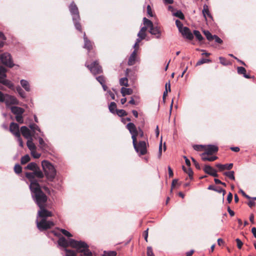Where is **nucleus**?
<instances>
[{"label":"nucleus","instance_id":"2f4dec72","mask_svg":"<svg viewBox=\"0 0 256 256\" xmlns=\"http://www.w3.org/2000/svg\"><path fill=\"white\" fill-rule=\"evenodd\" d=\"M116 105L114 102H111L109 105L110 111L112 113H114L116 110Z\"/></svg>","mask_w":256,"mask_h":256},{"label":"nucleus","instance_id":"de8ad7c7","mask_svg":"<svg viewBox=\"0 0 256 256\" xmlns=\"http://www.w3.org/2000/svg\"><path fill=\"white\" fill-rule=\"evenodd\" d=\"M60 230L62 232V234L64 235L65 236H66L68 238L72 236V234L70 232H69L68 231H67L66 230L64 229H60Z\"/></svg>","mask_w":256,"mask_h":256},{"label":"nucleus","instance_id":"37998d69","mask_svg":"<svg viewBox=\"0 0 256 256\" xmlns=\"http://www.w3.org/2000/svg\"><path fill=\"white\" fill-rule=\"evenodd\" d=\"M205 145H194L193 148L194 150L197 151L204 150Z\"/></svg>","mask_w":256,"mask_h":256},{"label":"nucleus","instance_id":"bf43d9fd","mask_svg":"<svg viewBox=\"0 0 256 256\" xmlns=\"http://www.w3.org/2000/svg\"><path fill=\"white\" fill-rule=\"evenodd\" d=\"M16 137L18 138V140L19 143V146L20 147H23V142H22V138H20V136H16Z\"/></svg>","mask_w":256,"mask_h":256},{"label":"nucleus","instance_id":"338daca9","mask_svg":"<svg viewBox=\"0 0 256 256\" xmlns=\"http://www.w3.org/2000/svg\"><path fill=\"white\" fill-rule=\"evenodd\" d=\"M5 95L0 91V102H4Z\"/></svg>","mask_w":256,"mask_h":256},{"label":"nucleus","instance_id":"aec40b11","mask_svg":"<svg viewBox=\"0 0 256 256\" xmlns=\"http://www.w3.org/2000/svg\"><path fill=\"white\" fill-rule=\"evenodd\" d=\"M216 166L218 168L220 171H222L224 170H230L233 166L232 164H218L216 165Z\"/></svg>","mask_w":256,"mask_h":256},{"label":"nucleus","instance_id":"412c9836","mask_svg":"<svg viewBox=\"0 0 256 256\" xmlns=\"http://www.w3.org/2000/svg\"><path fill=\"white\" fill-rule=\"evenodd\" d=\"M84 48L87 49L88 50H90L92 48V44L90 41L86 38L85 33L84 36Z\"/></svg>","mask_w":256,"mask_h":256},{"label":"nucleus","instance_id":"4c0bfd02","mask_svg":"<svg viewBox=\"0 0 256 256\" xmlns=\"http://www.w3.org/2000/svg\"><path fill=\"white\" fill-rule=\"evenodd\" d=\"M182 170L184 171L186 173H187L189 176L192 178L193 174V172L192 170V169L190 168H186L185 166H182Z\"/></svg>","mask_w":256,"mask_h":256},{"label":"nucleus","instance_id":"9d476101","mask_svg":"<svg viewBox=\"0 0 256 256\" xmlns=\"http://www.w3.org/2000/svg\"><path fill=\"white\" fill-rule=\"evenodd\" d=\"M4 102H5L8 107L12 104H18V101L14 96L7 94H5Z\"/></svg>","mask_w":256,"mask_h":256},{"label":"nucleus","instance_id":"b1692460","mask_svg":"<svg viewBox=\"0 0 256 256\" xmlns=\"http://www.w3.org/2000/svg\"><path fill=\"white\" fill-rule=\"evenodd\" d=\"M120 92L123 96H126V95H130L133 93V90L132 88H126L122 87L121 88Z\"/></svg>","mask_w":256,"mask_h":256},{"label":"nucleus","instance_id":"c03bdc74","mask_svg":"<svg viewBox=\"0 0 256 256\" xmlns=\"http://www.w3.org/2000/svg\"><path fill=\"white\" fill-rule=\"evenodd\" d=\"M32 156L35 158H38L40 157V154L38 152L36 151V150H34L30 152Z\"/></svg>","mask_w":256,"mask_h":256},{"label":"nucleus","instance_id":"603ef678","mask_svg":"<svg viewBox=\"0 0 256 256\" xmlns=\"http://www.w3.org/2000/svg\"><path fill=\"white\" fill-rule=\"evenodd\" d=\"M147 256H154L153 253L152 248L151 246H148L147 248Z\"/></svg>","mask_w":256,"mask_h":256},{"label":"nucleus","instance_id":"f257e3e1","mask_svg":"<svg viewBox=\"0 0 256 256\" xmlns=\"http://www.w3.org/2000/svg\"><path fill=\"white\" fill-rule=\"evenodd\" d=\"M26 176L30 182V188L32 197L40 208L36 220L37 227L40 231L50 228L54 224L52 221L48 220L46 218L52 216V213L44 208L47 196L41 190L38 180L36 179L42 178L44 174L39 168H37L34 172H26Z\"/></svg>","mask_w":256,"mask_h":256},{"label":"nucleus","instance_id":"a211bd4d","mask_svg":"<svg viewBox=\"0 0 256 256\" xmlns=\"http://www.w3.org/2000/svg\"><path fill=\"white\" fill-rule=\"evenodd\" d=\"M205 172L214 177L218 176L216 170L210 166H206L204 168Z\"/></svg>","mask_w":256,"mask_h":256},{"label":"nucleus","instance_id":"c85d7f7f","mask_svg":"<svg viewBox=\"0 0 256 256\" xmlns=\"http://www.w3.org/2000/svg\"><path fill=\"white\" fill-rule=\"evenodd\" d=\"M208 189L211 190H214L216 191L219 193L222 192L223 196H224V195L226 194V191L221 188H214V186H210L208 188Z\"/></svg>","mask_w":256,"mask_h":256},{"label":"nucleus","instance_id":"ea45409f","mask_svg":"<svg viewBox=\"0 0 256 256\" xmlns=\"http://www.w3.org/2000/svg\"><path fill=\"white\" fill-rule=\"evenodd\" d=\"M168 86V91L170 92V82L166 83V90L164 92L163 94V100H164L166 97L167 96L168 94V90H167V86Z\"/></svg>","mask_w":256,"mask_h":256},{"label":"nucleus","instance_id":"4be33fe9","mask_svg":"<svg viewBox=\"0 0 256 256\" xmlns=\"http://www.w3.org/2000/svg\"><path fill=\"white\" fill-rule=\"evenodd\" d=\"M202 12L203 16L206 20V16H208L210 18H212V17L209 11L208 6L206 4L204 5Z\"/></svg>","mask_w":256,"mask_h":256},{"label":"nucleus","instance_id":"bb28decb","mask_svg":"<svg viewBox=\"0 0 256 256\" xmlns=\"http://www.w3.org/2000/svg\"><path fill=\"white\" fill-rule=\"evenodd\" d=\"M238 74H243L244 76V78H250V76L248 75V74H246V70L243 67H242V66L238 67Z\"/></svg>","mask_w":256,"mask_h":256},{"label":"nucleus","instance_id":"3c124183","mask_svg":"<svg viewBox=\"0 0 256 256\" xmlns=\"http://www.w3.org/2000/svg\"><path fill=\"white\" fill-rule=\"evenodd\" d=\"M116 113L118 115L120 116H122L126 115V112L123 110H116Z\"/></svg>","mask_w":256,"mask_h":256},{"label":"nucleus","instance_id":"5fc2aeb1","mask_svg":"<svg viewBox=\"0 0 256 256\" xmlns=\"http://www.w3.org/2000/svg\"><path fill=\"white\" fill-rule=\"evenodd\" d=\"M214 40H215L216 42L218 44H222V40L216 35H214Z\"/></svg>","mask_w":256,"mask_h":256},{"label":"nucleus","instance_id":"09e8293b","mask_svg":"<svg viewBox=\"0 0 256 256\" xmlns=\"http://www.w3.org/2000/svg\"><path fill=\"white\" fill-rule=\"evenodd\" d=\"M146 32L142 31L140 30L138 34V36L141 38V39H144L146 37Z\"/></svg>","mask_w":256,"mask_h":256},{"label":"nucleus","instance_id":"7c9ffc66","mask_svg":"<svg viewBox=\"0 0 256 256\" xmlns=\"http://www.w3.org/2000/svg\"><path fill=\"white\" fill-rule=\"evenodd\" d=\"M37 166L36 164L34 162H30L28 164V166L26 167V168L32 170H34L36 169Z\"/></svg>","mask_w":256,"mask_h":256},{"label":"nucleus","instance_id":"e2e57ef3","mask_svg":"<svg viewBox=\"0 0 256 256\" xmlns=\"http://www.w3.org/2000/svg\"><path fill=\"white\" fill-rule=\"evenodd\" d=\"M147 12L148 15H150V16H152V11L151 10V8L150 6L148 5L147 6Z\"/></svg>","mask_w":256,"mask_h":256},{"label":"nucleus","instance_id":"72a5a7b5","mask_svg":"<svg viewBox=\"0 0 256 256\" xmlns=\"http://www.w3.org/2000/svg\"><path fill=\"white\" fill-rule=\"evenodd\" d=\"M234 171H230V172H226L224 173V174L230 178L231 180H234L235 178L234 176Z\"/></svg>","mask_w":256,"mask_h":256},{"label":"nucleus","instance_id":"6e6d98bb","mask_svg":"<svg viewBox=\"0 0 256 256\" xmlns=\"http://www.w3.org/2000/svg\"><path fill=\"white\" fill-rule=\"evenodd\" d=\"M236 243H237V246H238V248L240 249L242 248V242L238 238H237L236 240Z\"/></svg>","mask_w":256,"mask_h":256},{"label":"nucleus","instance_id":"423d86ee","mask_svg":"<svg viewBox=\"0 0 256 256\" xmlns=\"http://www.w3.org/2000/svg\"><path fill=\"white\" fill-rule=\"evenodd\" d=\"M132 144L136 151L140 153V155H144L146 153V144L144 141H140L138 144H136V140L134 142L132 141Z\"/></svg>","mask_w":256,"mask_h":256},{"label":"nucleus","instance_id":"0e129e2a","mask_svg":"<svg viewBox=\"0 0 256 256\" xmlns=\"http://www.w3.org/2000/svg\"><path fill=\"white\" fill-rule=\"evenodd\" d=\"M232 193L230 192L227 197V200L228 203H230L232 202Z\"/></svg>","mask_w":256,"mask_h":256},{"label":"nucleus","instance_id":"1a4fd4ad","mask_svg":"<svg viewBox=\"0 0 256 256\" xmlns=\"http://www.w3.org/2000/svg\"><path fill=\"white\" fill-rule=\"evenodd\" d=\"M126 128L132 134V141L134 142L136 140V137L138 136V132L137 130L136 126L132 122H130L128 124L126 125Z\"/></svg>","mask_w":256,"mask_h":256},{"label":"nucleus","instance_id":"f03ea898","mask_svg":"<svg viewBox=\"0 0 256 256\" xmlns=\"http://www.w3.org/2000/svg\"><path fill=\"white\" fill-rule=\"evenodd\" d=\"M58 244L66 252V256H76V252L67 248L70 246L76 249L77 252L80 254L81 256H92V254L88 249V246L84 242L76 240L72 238L66 240L64 237L60 238Z\"/></svg>","mask_w":256,"mask_h":256},{"label":"nucleus","instance_id":"20e7f679","mask_svg":"<svg viewBox=\"0 0 256 256\" xmlns=\"http://www.w3.org/2000/svg\"><path fill=\"white\" fill-rule=\"evenodd\" d=\"M69 10L72 16V20L76 28L81 31V26L79 23L80 18L78 8L74 2H72L70 5Z\"/></svg>","mask_w":256,"mask_h":256},{"label":"nucleus","instance_id":"2eb2a0df","mask_svg":"<svg viewBox=\"0 0 256 256\" xmlns=\"http://www.w3.org/2000/svg\"><path fill=\"white\" fill-rule=\"evenodd\" d=\"M138 59L136 50H134L128 58V65L130 66L134 65L138 60Z\"/></svg>","mask_w":256,"mask_h":256},{"label":"nucleus","instance_id":"680f3d73","mask_svg":"<svg viewBox=\"0 0 256 256\" xmlns=\"http://www.w3.org/2000/svg\"><path fill=\"white\" fill-rule=\"evenodd\" d=\"M162 137L161 138V140H160V146H159V157H160L161 155H162Z\"/></svg>","mask_w":256,"mask_h":256},{"label":"nucleus","instance_id":"39448f33","mask_svg":"<svg viewBox=\"0 0 256 256\" xmlns=\"http://www.w3.org/2000/svg\"><path fill=\"white\" fill-rule=\"evenodd\" d=\"M143 23L150 28L149 32L152 35L156 36L157 38H160V31L158 26L154 27L152 22L146 18H143Z\"/></svg>","mask_w":256,"mask_h":256},{"label":"nucleus","instance_id":"ddd939ff","mask_svg":"<svg viewBox=\"0 0 256 256\" xmlns=\"http://www.w3.org/2000/svg\"><path fill=\"white\" fill-rule=\"evenodd\" d=\"M218 150V148L217 146L215 145H207L204 146V153H206L208 154H212L216 152Z\"/></svg>","mask_w":256,"mask_h":256},{"label":"nucleus","instance_id":"6e6552de","mask_svg":"<svg viewBox=\"0 0 256 256\" xmlns=\"http://www.w3.org/2000/svg\"><path fill=\"white\" fill-rule=\"evenodd\" d=\"M85 66L90 70V72L94 75L102 72V68L99 66L96 61L94 62L90 65L86 62Z\"/></svg>","mask_w":256,"mask_h":256},{"label":"nucleus","instance_id":"5701e85b","mask_svg":"<svg viewBox=\"0 0 256 256\" xmlns=\"http://www.w3.org/2000/svg\"><path fill=\"white\" fill-rule=\"evenodd\" d=\"M20 84L22 86L26 91L30 92V84L28 82L25 80H21Z\"/></svg>","mask_w":256,"mask_h":256},{"label":"nucleus","instance_id":"dca6fc26","mask_svg":"<svg viewBox=\"0 0 256 256\" xmlns=\"http://www.w3.org/2000/svg\"><path fill=\"white\" fill-rule=\"evenodd\" d=\"M30 128L31 129V130L32 131V135L35 138H36V136L38 135L36 132H38L40 133H41L42 136H44L43 132L41 131L40 128L38 127V125H36V124H30Z\"/></svg>","mask_w":256,"mask_h":256},{"label":"nucleus","instance_id":"393cba45","mask_svg":"<svg viewBox=\"0 0 256 256\" xmlns=\"http://www.w3.org/2000/svg\"><path fill=\"white\" fill-rule=\"evenodd\" d=\"M2 84L8 86L9 88L12 90H14V84L10 80L6 79V78H4V80L2 81Z\"/></svg>","mask_w":256,"mask_h":256},{"label":"nucleus","instance_id":"7ed1b4c3","mask_svg":"<svg viewBox=\"0 0 256 256\" xmlns=\"http://www.w3.org/2000/svg\"><path fill=\"white\" fill-rule=\"evenodd\" d=\"M42 166L48 180L54 181L56 175V170L54 165L48 160H44L42 162Z\"/></svg>","mask_w":256,"mask_h":256},{"label":"nucleus","instance_id":"c9c22d12","mask_svg":"<svg viewBox=\"0 0 256 256\" xmlns=\"http://www.w3.org/2000/svg\"><path fill=\"white\" fill-rule=\"evenodd\" d=\"M30 160V157L28 155L26 154L22 156L21 158V164H24Z\"/></svg>","mask_w":256,"mask_h":256},{"label":"nucleus","instance_id":"8fccbe9b","mask_svg":"<svg viewBox=\"0 0 256 256\" xmlns=\"http://www.w3.org/2000/svg\"><path fill=\"white\" fill-rule=\"evenodd\" d=\"M14 170L16 173L20 174L22 172V167L19 164H16L14 166Z\"/></svg>","mask_w":256,"mask_h":256},{"label":"nucleus","instance_id":"79ce46f5","mask_svg":"<svg viewBox=\"0 0 256 256\" xmlns=\"http://www.w3.org/2000/svg\"><path fill=\"white\" fill-rule=\"evenodd\" d=\"M16 90L17 92L18 93V94L22 98L25 97V93H24V91L22 90V89L20 86H18L16 88Z\"/></svg>","mask_w":256,"mask_h":256},{"label":"nucleus","instance_id":"473e14b6","mask_svg":"<svg viewBox=\"0 0 256 256\" xmlns=\"http://www.w3.org/2000/svg\"><path fill=\"white\" fill-rule=\"evenodd\" d=\"M120 84L125 86H128V80L126 78H122L120 80Z\"/></svg>","mask_w":256,"mask_h":256},{"label":"nucleus","instance_id":"58836bf2","mask_svg":"<svg viewBox=\"0 0 256 256\" xmlns=\"http://www.w3.org/2000/svg\"><path fill=\"white\" fill-rule=\"evenodd\" d=\"M174 16L180 18L181 20H184V14L180 10H178L173 14Z\"/></svg>","mask_w":256,"mask_h":256},{"label":"nucleus","instance_id":"774afa93","mask_svg":"<svg viewBox=\"0 0 256 256\" xmlns=\"http://www.w3.org/2000/svg\"><path fill=\"white\" fill-rule=\"evenodd\" d=\"M192 162L194 163V164L195 165L196 167L197 168L200 169V166L198 164L197 162L193 158H192Z\"/></svg>","mask_w":256,"mask_h":256},{"label":"nucleus","instance_id":"e433bc0d","mask_svg":"<svg viewBox=\"0 0 256 256\" xmlns=\"http://www.w3.org/2000/svg\"><path fill=\"white\" fill-rule=\"evenodd\" d=\"M194 34L196 36V38L199 40L202 41L204 38L202 34H200V32L198 30H194Z\"/></svg>","mask_w":256,"mask_h":256},{"label":"nucleus","instance_id":"a18cd8bd","mask_svg":"<svg viewBox=\"0 0 256 256\" xmlns=\"http://www.w3.org/2000/svg\"><path fill=\"white\" fill-rule=\"evenodd\" d=\"M176 26L178 27L179 32L180 31V30H181L182 29L184 28L182 24L180 22V21L178 20H176Z\"/></svg>","mask_w":256,"mask_h":256},{"label":"nucleus","instance_id":"a878e982","mask_svg":"<svg viewBox=\"0 0 256 256\" xmlns=\"http://www.w3.org/2000/svg\"><path fill=\"white\" fill-rule=\"evenodd\" d=\"M26 145L30 152L36 150V146L32 142V138L28 140Z\"/></svg>","mask_w":256,"mask_h":256},{"label":"nucleus","instance_id":"0eeeda50","mask_svg":"<svg viewBox=\"0 0 256 256\" xmlns=\"http://www.w3.org/2000/svg\"><path fill=\"white\" fill-rule=\"evenodd\" d=\"M0 60L4 65L8 67L12 68L14 66L12 60L11 56L8 52L2 54L0 56Z\"/></svg>","mask_w":256,"mask_h":256},{"label":"nucleus","instance_id":"c756f323","mask_svg":"<svg viewBox=\"0 0 256 256\" xmlns=\"http://www.w3.org/2000/svg\"><path fill=\"white\" fill-rule=\"evenodd\" d=\"M203 32L208 40L212 41L214 40V36H212L209 31L204 30Z\"/></svg>","mask_w":256,"mask_h":256},{"label":"nucleus","instance_id":"4d7b16f0","mask_svg":"<svg viewBox=\"0 0 256 256\" xmlns=\"http://www.w3.org/2000/svg\"><path fill=\"white\" fill-rule=\"evenodd\" d=\"M219 59H220V64H222V65L226 66L227 64L226 62V59L225 58H224L223 57H220Z\"/></svg>","mask_w":256,"mask_h":256},{"label":"nucleus","instance_id":"69168bd1","mask_svg":"<svg viewBox=\"0 0 256 256\" xmlns=\"http://www.w3.org/2000/svg\"><path fill=\"white\" fill-rule=\"evenodd\" d=\"M6 70L2 66H0V74L2 75L4 74H6Z\"/></svg>","mask_w":256,"mask_h":256},{"label":"nucleus","instance_id":"6ab92c4d","mask_svg":"<svg viewBox=\"0 0 256 256\" xmlns=\"http://www.w3.org/2000/svg\"><path fill=\"white\" fill-rule=\"evenodd\" d=\"M210 154H208L206 153H202L201 154L202 159L204 160H208L210 162H212L218 158L216 156H209Z\"/></svg>","mask_w":256,"mask_h":256},{"label":"nucleus","instance_id":"864d4df0","mask_svg":"<svg viewBox=\"0 0 256 256\" xmlns=\"http://www.w3.org/2000/svg\"><path fill=\"white\" fill-rule=\"evenodd\" d=\"M97 80L101 84H104V78L102 76H99L98 77H96Z\"/></svg>","mask_w":256,"mask_h":256},{"label":"nucleus","instance_id":"cd10ccee","mask_svg":"<svg viewBox=\"0 0 256 256\" xmlns=\"http://www.w3.org/2000/svg\"><path fill=\"white\" fill-rule=\"evenodd\" d=\"M38 142H39L40 148L42 150H46L48 148L47 144L44 142V141L42 138L39 137L38 138Z\"/></svg>","mask_w":256,"mask_h":256},{"label":"nucleus","instance_id":"f8f14e48","mask_svg":"<svg viewBox=\"0 0 256 256\" xmlns=\"http://www.w3.org/2000/svg\"><path fill=\"white\" fill-rule=\"evenodd\" d=\"M180 32L182 34L183 36L187 39L192 40L194 38L193 34L187 27L184 26L182 29L180 30Z\"/></svg>","mask_w":256,"mask_h":256},{"label":"nucleus","instance_id":"f704fd0d","mask_svg":"<svg viewBox=\"0 0 256 256\" xmlns=\"http://www.w3.org/2000/svg\"><path fill=\"white\" fill-rule=\"evenodd\" d=\"M211 60L210 59L202 58L199 60L196 64V66H200L204 63L210 62Z\"/></svg>","mask_w":256,"mask_h":256},{"label":"nucleus","instance_id":"4468645a","mask_svg":"<svg viewBox=\"0 0 256 256\" xmlns=\"http://www.w3.org/2000/svg\"><path fill=\"white\" fill-rule=\"evenodd\" d=\"M20 132L22 135L27 140L32 138V136H33L30 130L26 126H22L21 127Z\"/></svg>","mask_w":256,"mask_h":256},{"label":"nucleus","instance_id":"49530a36","mask_svg":"<svg viewBox=\"0 0 256 256\" xmlns=\"http://www.w3.org/2000/svg\"><path fill=\"white\" fill-rule=\"evenodd\" d=\"M22 114L18 115L16 116V120L20 124L24 123V118L22 116Z\"/></svg>","mask_w":256,"mask_h":256},{"label":"nucleus","instance_id":"052dcab7","mask_svg":"<svg viewBox=\"0 0 256 256\" xmlns=\"http://www.w3.org/2000/svg\"><path fill=\"white\" fill-rule=\"evenodd\" d=\"M240 192L242 195L244 196L246 198H248V199H251V197H250L249 196H248V194H246L244 190H240Z\"/></svg>","mask_w":256,"mask_h":256},{"label":"nucleus","instance_id":"9b49d317","mask_svg":"<svg viewBox=\"0 0 256 256\" xmlns=\"http://www.w3.org/2000/svg\"><path fill=\"white\" fill-rule=\"evenodd\" d=\"M10 130L16 136H20V132L18 124L14 122H11L10 126Z\"/></svg>","mask_w":256,"mask_h":256},{"label":"nucleus","instance_id":"f3484780","mask_svg":"<svg viewBox=\"0 0 256 256\" xmlns=\"http://www.w3.org/2000/svg\"><path fill=\"white\" fill-rule=\"evenodd\" d=\"M12 112L16 116L22 114L24 112V110L22 108L12 106L10 107Z\"/></svg>","mask_w":256,"mask_h":256},{"label":"nucleus","instance_id":"13d9d810","mask_svg":"<svg viewBox=\"0 0 256 256\" xmlns=\"http://www.w3.org/2000/svg\"><path fill=\"white\" fill-rule=\"evenodd\" d=\"M249 200H250V201L248 203V206L250 208L254 206L255 202H254V200H253L252 199H249Z\"/></svg>","mask_w":256,"mask_h":256},{"label":"nucleus","instance_id":"a19ab883","mask_svg":"<svg viewBox=\"0 0 256 256\" xmlns=\"http://www.w3.org/2000/svg\"><path fill=\"white\" fill-rule=\"evenodd\" d=\"M116 252L114 251H104L103 256H116Z\"/></svg>","mask_w":256,"mask_h":256}]
</instances>
